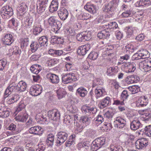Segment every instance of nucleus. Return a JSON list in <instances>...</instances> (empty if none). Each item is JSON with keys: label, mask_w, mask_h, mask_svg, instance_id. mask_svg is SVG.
<instances>
[{"label": "nucleus", "mask_w": 151, "mask_h": 151, "mask_svg": "<svg viewBox=\"0 0 151 151\" xmlns=\"http://www.w3.org/2000/svg\"><path fill=\"white\" fill-rule=\"evenodd\" d=\"M13 14L12 8L8 5L3 7L1 10V14L3 18L9 17Z\"/></svg>", "instance_id": "nucleus-1"}, {"label": "nucleus", "mask_w": 151, "mask_h": 151, "mask_svg": "<svg viewBox=\"0 0 151 151\" xmlns=\"http://www.w3.org/2000/svg\"><path fill=\"white\" fill-rule=\"evenodd\" d=\"M62 79V82L65 84L75 81L77 80L75 74L73 73L66 74L63 75Z\"/></svg>", "instance_id": "nucleus-2"}, {"label": "nucleus", "mask_w": 151, "mask_h": 151, "mask_svg": "<svg viewBox=\"0 0 151 151\" xmlns=\"http://www.w3.org/2000/svg\"><path fill=\"white\" fill-rule=\"evenodd\" d=\"M119 0H112L106 5L104 8L103 11L106 12H112L116 7L119 2Z\"/></svg>", "instance_id": "nucleus-3"}, {"label": "nucleus", "mask_w": 151, "mask_h": 151, "mask_svg": "<svg viewBox=\"0 0 151 151\" xmlns=\"http://www.w3.org/2000/svg\"><path fill=\"white\" fill-rule=\"evenodd\" d=\"M139 68L142 71L148 72L151 70V60H144L139 64Z\"/></svg>", "instance_id": "nucleus-4"}, {"label": "nucleus", "mask_w": 151, "mask_h": 151, "mask_svg": "<svg viewBox=\"0 0 151 151\" xmlns=\"http://www.w3.org/2000/svg\"><path fill=\"white\" fill-rule=\"evenodd\" d=\"M81 110L83 113L88 115H92L97 112V109L96 108L86 105L83 106Z\"/></svg>", "instance_id": "nucleus-5"}, {"label": "nucleus", "mask_w": 151, "mask_h": 151, "mask_svg": "<svg viewBox=\"0 0 151 151\" xmlns=\"http://www.w3.org/2000/svg\"><path fill=\"white\" fill-rule=\"evenodd\" d=\"M41 87L39 85H37L31 86L30 89V93L32 96H37L42 92Z\"/></svg>", "instance_id": "nucleus-6"}, {"label": "nucleus", "mask_w": 151, "mask_h": 151, "mask_svg": "<svg viewBox=\"0 0 151 151\" xmlns=\"http://www.w3.org/2000/svg\"><path fill=\"white\" fill-rule=\"evenodd\" d=\"M114 124L115 127L122 128L126 125V122L124 119L121 117L119 116L116 118Z\"/></svg>", "instance_id": "nucleus-7"}, {"label": "nucleus", "mask_w": 151, "mask_h": 151, "mask_svg": "<svg viewBox=\"0 0 151 151\" xmlns=\"http://www.w3.org/2000/svg\"><path fill=\"white\" fill-rule=\"evenodd\" d=\"M130 128L132 130H135L142 127V125L140 122L139 118H134L130 123Z\"/></svg>", "instance_id": "nucleus-8"}, {"label": "nucleus", "mask_w": 151, "mask_h": 151, "mask_svg": "<svg viewBox=\"0 0 151 151\" xmlns=\"http://www.w3.org/2000/svg\"><path fill=\"white\" fill-rule=\"evenodd\" d=\"M90 49V45L88 44H86L79 47L77 52L79 55L83 56L87 53Z\"/></svg>", "instance_id": "nucleus-9"}, {"label": "nucleus", "mask_w": 151, "mask_h": 151, "mask_svg": "<svg viewBox=\"0 0 151 151\" xmlns=\"http://www.w3.org/2000/svg\"><path fill=\"white\" fill-rule=\"evenodd\" d=\"M68 134L65 132H61L57 134V143L60 145L63 143L67 139Z\"/></svg>", "instance_id": "nucleus-10"}, {"label": "nucleus", "mask_w": 151, "mask_h": 151, "mask_svg": "<svg viewBox=\"0 0 151 151\" xmlns=\"http://www.w3.org/2000/svg\"><path fill=\"white\" fill-rule=\"evenodd\" d=\"M2 40L4 44L9 45L13 42L14 39L11 34H7L4 35Z\"/></svg>", "instance_id": "nucleus-11"}, {"label": "nucleus", "mask_w": 151, "mask_h": 151, "mask_svg": "<svg viewBox=\"0 0 151 151\" xmlns=\"http://www.w3.org/2000/svg\"><path fill=\"white\" fill-rule=\"evenodd\" d=\"M148 103V99L145 96L140 97L137 101L136 106L137 107H142L146 106Z\"/></svg>", "instance_id": "nucleus-12"}, {"label": "nucleus", "mask_w": 151, "mask_h": 151, "mask_svg": "<svg viewBox=\"0 0 151 151\" xmlns=\"http://www.w3.org/2000/svg\"><path fill=\"white\" fill-rule=\"evenodd\" d=\"M17 87V84L15 82L11 83L6 90L5 95H7V96L12 92L15 91L16 90Z\"/></svg>", "instance_id": "nucleus-13"}, {"label": "nucleus", "mask_w": 151, "mask_h": 151, "mask_svg": "<svg viewBox=\"0 0 151 151\" xmlns=\"http://www.w3.org/2000/svg\"><path fill=\"white\" fill-rule=\"evenodd\" d=\"M29 132L32 134L41 135L42 134L41 127L39 126H36L30 128L29 130Z\"/></svg>", "instance_id": "nucleus-14"}, {"label": "nucleus", "mask_w": 151, "mask_h": 151, "mask_svg": "<svg viewBox=\"0 0 151 151\" xmlns=\"http://www.w3.org/2000/svg\"><path fill=\"white\" fill-rule=\"evenodd\" d=\"M104 22H102L101 24L102 25L101 27L102 28H106L107 30L113 28H116L118 27V25L115 22H110L109 23H104Z\"/></svg>", "instance_id": "nucleus-15"}, {"label": "nucleus", "mask_w": 151, "mask_h": 151, "mask_svg": "<svg viewBox=\"0 0 151 151\" xmlns=\"http://www.w3.org/2000/svg\"><path fill=\"white\" fill-rule=\"evenodd\" d=\"M27 87V83L23 81H21L17 84V87L16 88V90L20 92H23L25 91Z\"/></svg>", "instance_id": "nucleus-16"}, {"label": "nucleus", "mask_w": 151, "mask_h": 151, "mask_svg": "<svg viewBox=\"0 0 151 151\" xmlns=\"http://www.w3.org/2000/svg\"><path fill=\"white\" fill-rule=\"evenodd\" d=\"M58 14L60 18L62 20H65L68 17V13L67 10L62 8L58 12Z\"/></svg>", "instance_id": "nucleus-17"}, {"label": "nucleus", "mask_w": 151, "mask_h": 151, "mask_svg": "<svg viewBox=\"0 0 151 151\" xmlns=\"http://www.w3.org/2000/svg\"><path fill=\"white\" fill-rule=\"evenodd\" d=\"M110 101V98L106 97L101 101L99 104V107L101 109L104 108L108 106Z\"/></svg>", "instance_id": "nucleus-18"}, {"label": "nucleus", "mask_w": 151, "mask_h": 151, "mask_svg": "<svg viewBox=\"0 0 151 151\" xmlns=\"http://www.w3.org/2000/svg\"><path fill=\"white\" fill-rule=\"evenodd\" d=\"M84 8L91 13L92 14L95 13L96 12V6L93 4H87L84 6Z\"/></svg>", "instance_id": "nucleus-19"}, {"label": "nucleus", "mask_w": 151, "mask_h": 151, "mask_svg": "<svg viewBox=\"0 0 151 151\" xmlns=\"http://www.w3.org/2000/svg\"><path fill=\"white\" fill-rule=\"evenodd\" d=\"M7 129L11 131L12 132H6V134L7 136L10 135L12 134H17L19 132V130L16 129V125L13 124H11L7 128Z\"/></svg>", "instance_id": "nucleus-20"}, {"label": "nucleus", "mask_w": 151, "mask_h": 151, "mask_svg": "<svg viewBox=\"0 0 151 151\" xmlns=\"http://www.w3.org/2000/svg\"><path fill=\"white\" fill-rule=\"evenodd\" d=\"M139 78L134 75H130L128 76L126 81L128 84L137 83L139 79Z\"/></svg>", "instance_id": "nucleus-21"}, {"label": "nucleus", "mask_w": 151, "mask_h": 151, "mask_svg": "<svg viewBox=\"0 0 151 151\" xmlns=\"http://www.w3.org/2000/svg\"><path fill=\"white\" fill-rule=\"evenodd\" d=\"M109 36L108 31L106 30V29L102 30L97 34V37L100 39H107Z\"/></svg>", "instance_id": "nucleus-22"}, {"label": "nucleus", "mask_w": 151, "mask_h": 151, "mask_svg": "<svg viewBox=\"0 0 151 151\" xmlns=\"http://www.w3.org/2000/svg\"><path fill=\"white\" fill-rule=\"evenodd\" d=\"M28 117V116L27 114L24 112V113H20L15 118V119L17 121L23 122L25 121Z\"/></svg>", "instance_id": "nucleus-23"}, {"label": "nucleus", "mask_w": 151, "mask_h": 151, "mask_svg": "<svg viewBox=\"0 0 151 151\" xmlns=\"http://www.w3.org/2000/svg\"><path fill=\"white\" fill-rule=\"evenodd\" d=\"M136 49V47H134L132 45L129 44L125 46V48L124 49V52L130 54L133 52Z\"/></svg>", "instance_id": "nucleus-24"}, {"label": "nucleus", "mask_w": 151, "mask_h": 151, "mask_svg": "<svg viewBox=\"0 0 151 151\" xmlns=\"http://www.w3.org/2000/svg\"><path fill=\"white\" fill-rule=\"evenodd\" d=\"M104 89L97 87L95 90V95L97 99L103 96L105 93Z\"/></svg>", "instance_id": "nucleus-25"}, {"label": "nucleus", "mask_w": 151, "mask_h": 151, "mask_svg": "<svg viewBox=\"0 0 151 151\" xmlns=\"http://www.w3.org/2000/svg\"><path fill=\"white\" fill-rule=\"evenodd\" d=\"M135 69L136 65L132 63L127 65L125 68V71L126 73L132 72H134Z\"/></svg>", "instance_id": "nucleus-26"}, {"label": "nucleus", "mask_w": 151, "mask_h": 151, "mask_svg": "<svg viewBox=\"0 0 151 151\" xmlns=\"http://www.w3.org/2000/svg\"><path fill=\"white\" fill-rule=\"evenodd\" d=\"M87 91L86 89L83 87L78 88L76 91V93L80 96L83 97L87 94Z\"/></svg>", "instance_id": "nucleus-27"}, {"label": "nucleus", "mask_w": 151, "mask_h": 151, "mask_svg": "<svg viewBox=\"0 0 151 151\" xmlns=\"http://www.w3.org/2000/svg\"><path fill=\"white\" fill-rule=\"evenodd\" d=\"M30 47L31 50L32 52H35L38 48L41 47L39 42H37L32 43Z\"/></svg>", "instance_id": "nucleus-28"}, {"label": "nucleus", "mask_w": 151, "mask_h": 151, "mask_svg": "<svg viewBox=\"0 0 151 151\" xmlns=\"http://www.w3.org/2000/svg\"><path fill=\"white\" fill-rule=\"evenodd\" d=\"M139 51L140 56L142 57V59H144L149 57L150 53L146 49H142Z\"/></svg>", "instance_id": "nucleus-29"}, {"label": "nucleus", "mask_w": 151, "mask_h": 151, "mask_svg": "<svg viewBox=\"0 0 151 151\" xmlns=\"http://www.w3.org/2000/svg\"><path fill=\"white\" fill-rule=\"evenodd\" d=\"M54 141V136L52 134H50L47 136V139L46 140V142L47 145L51 146L53 144Z\"/></svg>", "instance_id": "nucleus-30"}, {"label": "nucleus", "mask_w": 151, "mask_h": 151, "mask_svg": "<svg viewBox=\"0 0 151 151\" xmlns=\"http://www.w3.org/2000/svg\"><path fill=\"white\" fill-rule=\"evenodd\" d=\"M47 77L49 79L51 82L55 83L57 82V75L54 74L49 73L47 75Z\"/></svg>", "instance_id": "nucleus-31"}, {"label": "nucleus", "mask_w": 151, "mask_h": 151, "mask_svg": "<svg viewBox=\"0 0 151 151\" xmlns=\"http://www.w3.org/2000/svg\"><path fill=\"white\" fill-rule=\"evenodd\" d=\"M94 141L100 148L102 145L104 144L105 142V139L104 137H100L96 139Z\"/></svg>", "instance_id": "nucleus-32"}, {"label": "nucleus", "mask_w": 151, "mask_h": 151, "mask_svg": "<svg viewBox=\"0 0 151 151\" xmlns=\"http://www.w3.org/2000/svg\"><path fill=\"white\" fill-rule=\"evenodd\" d=\"M142 132L147 136L151 137V126H146L145 128L142 129Z\"/></svg>", "instance_id": "nucleus-33"}, {"label": "nucleus", "mask_w": 151, "mask_h": 151, "mask_svg": "<svg viewBox=\"0 0 151 151\" xmlns=\"http://www.w3.org/2000/svg\"><path fill=\"white\" fill-rule=\"evenodd\" d=\"M66 94V92L63 88H60L57 90V97L59 99L63 98Z\"/></svg>", "instance_id": "nucleus-34"}, {"label": "nucleus", "mask_w": 151, "mask_h": 151, "mask_svg": "<svg viewBox=\"0 0 151 151\" xmlns=\"http://www.w3.org/2000/svg\"><path fill=\"white\" fill-rule=\"evenodd\" d=\"M57 10V1L53 0L51 2L49 7V11L51 12H53Z\"/></svg>", "instance_id": "nucleus-35"}, {"label": "nucleus", "mask_w": 151, "mask_h": 151, "mask_svg": "<svg viewBox=\"0 0 151 151\" xmlns=\"http://www.w3.org/2000/svg\"><path fill=\"white\" fill-rule=\"evenodd\" d=\"M10 112L9 109H6L4 110L0 109V116L6 118L9 115Z\"/></svg>", "instance_id": "nucleus-36"}, {"label": "nucleus", "mask_w": 151, "mask_h": 151, "mask_svg": "<svg viewBox=\"0 0 151 151\" xmlns=\"http://www.w3.org/2000/svg\"><path fill=\"white\" fill-rule=\"evenodd\" d=\"M48 41L47 37L45 36H43L40 37L38 40V42L40 45L41 47L45 45Z\"/></svg>", "instance_id": "nucleus-37"}, {"label": "nucleus", "mask_w": 151, "mask_h": 151, "mask_svg": "<svg viewBox=\"0 0 151 151\" xmlns=\"http://www.w3.org/2000/svg\"><path fill=\"white\" fill-rule=\"evenodd\" d=\"M133 14V12L132 10H129L123 12L121 16L123 18H127L132 16Z\"/></svg>", "instance_id": "nucleus-38"}, {"label": "nucleus", "mask_w": 151, "mask_h": 151, "mask_svg": "<svg viewBox=\"0 0 151 151\" xmlns=\"http://www.w3.org/2000/svg\"><path fill=\"white\" fill-rule=\"evenodd\" d=\"M19 99V97L18 94H14L12 97L9 99L8 102L9 104H12L17 101Z\"/></svg>", "instance_id": "nucleus-39"}, {"label": "nucleus", "mask_w": 151, "mask_h": 151, "mask_svg": "<svg viewBox=\"0 0 151 151\" xmlns=\"http://www.w3.org/2000/svg\"><path fill=\"white\" fill-rule=\"evenodd\" d=\"M33 22V19L32 18H27L24 21V27L26 28H29L32 25Z\"/></svg>", "instance_id": "nucleus-40"}, {"label": "nucleus", "mask_w": 151, "mask_h": 151, "mask_svg": "<svg viewBox=\"0 0 151 151\" xmlns=\"http://www.w3.org/2000/svg\"><path fill=\"white\" fill-rule=\"evenodd\" d=\"M53 110L49 111L48 112V115L50 116L51 119L54 121H56L57 120V112L53 113Z\"/></svg>", "instance_id": "nucleus-41"}, {"label": "nucleus", "mask_w": 151, "mask_h": 151, "mask_svg": "<svg viewBox=\"0 0 151 151\" xmlns=\"http://www.w3.org/2000/svg\"><path fill=\"white\" fill-rule=\"evenodd\" d=\"M129 91L132 92V94H134L139 91V89L137 86H133L128 88Z\"/></svg>", "instance_id": "nucleus-42"}, {"label": "nucleus", "mask_w": 151, "mask_h": 151, "mask_svg": "<svg viewBox=\"0 0 151 151\" xmlns=\"http://www.w3.org/2000/svg\"><path fill=\"white\" fill-rule=\"evenodd\" d=\"M129 96V94L127 91L124 90L122 92L121 96V98L123 101H124L127 99Z\"/></svg>", "instance_id": "nucleus-43"}, {"label": "nucleus", "mask_w": 151, "mask_h": 151, "mask_svg": "<svg viewBox=\"0 0 151 151\" xmlns=\"http://www.w3.org/2000/svg\"><path fill=\"white\" fill-rule=\"evenodd\" d=\"M42 29L41 28V26H36L34 27L33 30V33L34 35H37L40 33L42 31Z\"/></svg>", "instance_id": "nucleus-44"}, {"label": "nucleus", "mask_w": 151, "mask_h": 151, "mask_svg": "<svg viewBox=\"0 0 151 151\" xmlns=\"http://www.w3.org/2000/svg\"><path fill=\"white\" fill-rule=\"evenodd\" d=\"M150 3V1L146 0H142L138 1L136 4H138V6H140L146 5H148Z\"/></svg>", "instance_id": "nucleus-45"}, {"label": "nucleus", "mask_w": 151, "mask_h": 151, "mask_svg": "<svg viewBox=\"0 0 151 151\" xmlns=\"http://www.w3.org/2000/svg\"><path fill=\"white\" fill-rule=\"evenodd\" d=\"M118 68L117 67H110L107 69V72L109 74L111 75L113 74L114 73L117 71Z\"/></svg>", "instance_id": "nucleus-46"}, {"label": "nucleus", "mask_w": 151, "mask_h": 151, "mask_svg": "<svg viewBox=\"0 0 151 151\" xmlns=\"http://www.w3.org/2000/svg\"><path fill=\"white\" fill-rule=\"evenodd\" d=\"M142 120L144 121H148L151 117V114L147 113L144 114L142 115Z\"/></svg>", "instance_id": "nucleus-47"}, {"label": "nucleus", "mask_w": 151, "mask_h": 151, "mask_svg": "<svg viewBox=\"0 0 151 151\" xmlns=\"http://www.w3.org/2000/svg\"><path fill=\"white\" fill-rule=\"evenodd\" d=\"M56 18L55 17H52L48 19V22L51 25H57Z\"/></svg>", "instance_id": "nucleus-48"}, {"label": "nucleus", "mask_w": 151, "mask_h": 151, "mask_svg": "<svg viewBox=\"0 0 151 151\" xmlns=\"http://www.w3.org/2000/svg\"><path fill=\"white\" fill-rule=\"evenodd\" d=\"M100 148L94 141L92 143L91 145V149L93 151H96Z\"/></svg>", "instance_id": "nucleus-49"}, {"label": "nucleus", "mask_w": 151, "mask_h": 151, "mask_svg": "<svg viewBox=\"0 0 151 151\" xmlns=\"http://www.w3.org/2000/svg\"><path fill=\"white\" fill-rule=\"evenodd\" d=\"M84 41H88L90 40L91 38V32H90L87 33L85 32L83 33Z\"/></svg>", "instance_id": "nucleus-50"}, {"label": "nucleus", "mask_w": 151, "mask_h": 151, "mask_svg": "<svg viewBox=\"0 0 151 151\" xmlns=\"http://www.w3.org/2000/svg\"><path fill=\"white\" fill-rule=\"evenodd\" d=\"M98 55L97 52H92L91 53L88 55L89 58L93 60H95L96 59Z\"/></svg>", "instance_id": "nucleus-51"}, {"label": "nucleus", "mask_w": 151, "mask_h": 151, "mask_svg": "<svg viewBox=\"0 0 151 151\" xmlns=\"http://www.w3.org/2000/svg\"><path fill=\"white\" fill-rule=\"evenodd\" d=\"M135 29L134 27H130L128 28L127 32V35L128 37L132 35L135 30Z\"/></svg>", "instance_id": "nucleus-52"}, {"label": "nucleus", "mask_w": 151, "mask_h": 151, "mask_svg": "<svg viewBox=\"0 0 151 151\" xmlns=\"http://www.w3.org/2000/svg\"><path fill=\"white\" fill-rule=\"evenodd\" d=\"M6 63V60H0V70H2L4 69Z\"/></svg>", "instance_id": "nucleus-53"}, {"label": "nucleus", "mask_w": 151, "mask_h": 151, "mask_svg": "<svg viewBox=\"0 0 151 151\" xmlns=\"http://www.w3.org/2000/svg\"><path fill=\"white\" fill-rule=\"evenodd\" d=\"M135 145L136 148L138 149H141L144 147L139 139L136 142Z\"/></svg>", "instance_id": "nucleus-54"}, {"label": "nucleus", "mask_w": 151, "mask_h": 151, "mask_svg": "<svg viewBox=\"0 0 151 151\" xmlns=\"http://www.w3.org/2000/svg\"><path fill=\"white\" fill-rule=\"evenodd\" d=\"M40 57V55H33L30 58V60L31 61H36L38 60Z\"/></svg>", "instance_id": "nucleus-55"}, {"label": "nucleus", "mask_w": 151, "mask_h": 151, "mask_svg": "<svg viewBox=\"0 0 151 151\" xmlns=\"http://www.w3.org/2000/svg\"><path fill=\"white\" fill-rule=\"evenodd\" d=\"M90 121L88 117L86 116H83L81 117L80 121L83 123H88Z\"/></svg>", "instance_id": "nucleus-56"}, {"label": "nucleus", "mask_w": 151, "mask_h": 151, "mask_svg": "<svg viewBox=\"0 0 151 151\" xmlns=\"http://www.w3.org/2000/svg\"><path fill=\"white\" fill-rule=\"evenodd\" d=\"M83 33L78 34L76 36V39L79 41H84Z\"/></svg>", "instance_id": "nucleus-57"}, {"label": "nucleus", "mask_w": 151, "mask_h": 151, "mask_svg": "<svg viewBox=\"0 0 151 151\" xmlns=\"http://www.w3.org/2000/svg\"><path fill=\"white\" fill-rule=\"evenodd\" d=\"M38 148H36V151H43L45 148V146L41 143L38 144Z\"/></svg>", "instance_id": "nucleus-58"}, {"label": "nucleus", "mask_w": 151, "mask_h": 151, "mask_svg": "<svg viewBox=\"0 0 151 151\" xmlns=\"http://www.w3.org/2000/svg\"><path fill=\"white\" fill-rule=\"evenodd\" d=\"M9 24L17 27L18 25V23L17 20L14 18H12L9 21Z\"/></svg>", "instance_id": "nucleus-59"}, {"label": "nucleus", "mask_w": 151, "mask_h": 151, "mask_svg": "<svg viewBox=\"0 0 151 151\" xmlns=\"http://www.w3.org/2000/svg\"><path fill=\"white\" fill-rule=\"evenodd\" d=\"M91 17V15L88 14L86 13H84L81 15V19L83 20H87L89 19Z\"/></svg>", "instance_id": "nucleus-60"}, {"label": "nucleus", "mask_w": 151, "mask_h": 151, "mask_svg": "<svg viewBox=\"0 0 151 151\" xmlns=\"http://www.w3.org/2000/svg\"><path fill=\"white\" fill-rule=\"evenodd\" d=\"M27 8V6L25 4H24L19 7L18 9L19 11L21 13H22L24 12H25Z\"/></svg>", "instance_id": "nucleus-61"}, {"label": "nucleus", "mask_w": 151, "mask_h": 151, "mask_svg": "<svg viewBox=\"0 0 151 151\" xmlns=\"http://www.w3.org/2000/svg\"><path fill=\"white\" fill-rule=\"evenodd\" d=\"M95 133V131L93 129H89L86 132V134L88 136H91Z\"/></svg>", "instance_id": "nucleus-62"}, {"label": "nucleus", "mask_w": 151, "mask_h": 151, "mask_svg": "<svg viewBox=\"0 0 151 151\" xmlns=\"http://www.w3.org/2000/svg\"><path fill=\"white\" fill-rule=\"evenodd\" d=\"M65 121H66L69 123H70L72 119L70 116L69 115H66L64 116Z\"/></svg>", "instance_id": "nucleus-63"}, {"label": "nucleus", "mask_w": 151, "mask_h": 151, "mask_svg": "<svg viewBox=\"0 0 151 151\" xmlns=\"http://www.w3.org/2000/svg\"><path fill=\"white\" fill-rule=\"evenodd\" d=\"M113 151H123V148L120 145H115L114 147Z\"/></svg>", "instance_id": "nucleus-64"}]
</instances>
